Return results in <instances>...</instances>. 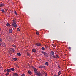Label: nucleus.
Here are the masks:
<instances>
[{
  "label": "nucleus",
  "instance_id": "1",
  "mask_svg": "<svg viewBox=\"0 0 76 76\" xmlns=\"http://www.w3.org/2000/svg\"><path fill=\"white\" fill-rule=\"evenodd\" d=\"M12 26L15 28H17L18 27V26L16 23H12Z\"/></svg>",
  "mask_w": 76,
  "mask_h": 76
},
{
  "label": "nucleus",
  "instance_id": "2",
  "mask_svg": "<svg viewBox=\"0 0 76 76\" xmlns=\"http://www.w3.org/2000/svg\"><path fill=\"white\" fill-rule=\"evenodd\" d=\"M36 75L37 76H42V74L40 72H37L35 73Z\"/></svg>",
  "mask_w": 76,
  "mask_h": 76
},
{
  "label": "nucleus",
  "instance_id": "3",
  "mask_svg": "<svg viewBox=\"0 0 76 76\" xmlns=\"http://www.w3.org/2000/svg\"><path fill=\"white\" fill-rule=\"evenodd\" d=\"M53 57L54 58H59V56L58 55H56V56L55 55H54L53 56Z\"/></svg>",
  "mask_w": 76,
  "mask_h": 76
},
{
  "label": "nucleus",
  "instance_id": "4",
  "mask_svg": "<svg viewBox=\"0 0 76 76\" xmlns=\"http://www.w3.org/2000/svg\"><path fill=\"white\" fill-rule=\"evenodd\" d=\"M42 53H43V54H44L45 56L46 57H47L48 56V54L46 52L44 51L42 52Z\"/></svg>",
  "mask_w": 76,
  "mask_h": 76
},
{
  "label": "nucleus",
  "instance_id": "5",
  "mask_svg": "<svg viewBox=\"0 0 76 76\" xmlns=\"http://www.w3.org/2000/svg\"><path fill=\"white\" fill-rule=\"evenodd\" d=\"M6 71H7V72L8 73H10V72H11V69H8L6 70Z\"/></svg>",
  "mask_w": 76,
  "mask_h": 76
},
{
  "label": "nucleus",
  "instance_id": "6",
  "mask_svg": "<svg viewBox=\"0 0 76 76\" xmlns=\"http://www.w3.org/2000/svg\"><path fill=\"white\" fill-rule=\"evenodd\" d=\"M35 45H37V46H41V45L39 43H37Z\"/></svg>",
  "mask_w": 76,
  "mask_h": 76
},
{
  "label": "nucleus",
  "instance_id": "7",
  "mask_svg": "<svg viewBox=\"0 0 76 76\" xmlns=\"http://www.w3.org/2000/svg\"><path fill=\"white\" fill-rule=\"evenodd\" d=\"M32 68L34 70V72H37V69H36V68H35L34 67L32 66Z\"/></svg>",
  "mask_w": 76,
  "mask_h": 76
},
{
  "label": "nucleus",
  "instance_id": "8",
  "mask_svg": "<svg viewBox=\"0 0 76 76\" xmlns=\"http://www.w3.org/2000/svg\"><path fill=\"white\" fill-rule=\"evenodd\" d=\"M10 51L12 52V53H14V52H15V50H14V49L12 48H11L10 49Z\"/></svg>",
  "mask_w": 76,
  "mask_h": 76
},
{
  "label": "nucleus",
  "instance_id": "9",
  "mask_svg": "<svg viewBox=\"0 0 76 76\" xmlns=\"http://www.w3.org/2000/svg\"><path fill=\"white\" fill-rule=\"evenodd\" d=\"M12 32H13V31L12 29H10L9 30V32L10 33H12Z\"/></svg>",
  "mask_w": 76,
  "mask_h": 76
},
{
  "label": "nucleus",
  "instance_id": "10",
  "mask_svg": "<svg viewBox=\"0 0 76 76\" xmlns=\"http://www.w3.org/2000/svg\"><path fill=\"white\" fill-rule=\"evenodd\" d=\"M32 51L33 53H35L36 52V49H33L32 50Z\"/></svg>",
  "mask_w": 76,
  "mask_h": 76
},
{
  "label": "nucleus",
  "instance_id": "11",
  "mask_svg": "<svg viewBox=\"0 0 76 76\" xmlns=\"http://www.w3.org/2000/svg\"><path fill=\"white\" fill-rule=\"evenodd\" d=\"M17 55L19 57H20V56H21V54L19 53H18Z\"/></svg>",
  "mask_w": 76,
  "mask_h": 76
},
{
  "label": "nucleus",
  "instance_id": "12",
  "mask_svg": "<svg viewBox=\"0 0 76 76\" xmlns=\"http://www.w3.org/2000/svg\"><path fill=\"white\" fill-rule=\"evenodd\" d=\"M4 4L3 3H2V4H0V7H1L2 6H4Z\"/></svg>",
  "mask_w": 76,
  "mask_h": 76
},
{
  "label": "nucleus",
  "instance_id": "13",
  "mask_svg": "<svg viewBox=\"0 0 76 76\" xmlns=\"http://www.w3.org/2000/svg\"><path fill=\"white\" fill-rule=\"evenodd\" d=\"M50 54L52 55H54V52L53 51H52L51 52Z\"/></svg>",
  "mask_w": 76,
  "mask_h": 76
},
{
  "label": "nucleus",
  "instance_id": "14",
  "mask_svg": "<svg viewBox=\"0 0 76 76\" xmlns=\"http://www.w3.org/2000/svg\"><path fill=\"white\" fill-rule=\"evenodd\" d=\"M2 45L3 46V47H6V45L4 43H3L2 44Z\"/></svg>",
  "mask_w": 76,
  "mask_h": 76
},
{
  "label": "nucleus",
  "instance_id": "15",
  "mask_svg": "<svg viewBox=\"0 0 76 76\" xmlns=\"http://www.w3.org/2000/svg\"><path fill=\"white\" fill-rule=\"evenodd\" d=\"M61 71H59L58 73V76H60V74H61Z\"/></svg>",
  "mask_w": 76,
  "mask_h": 76
},
{
  "label": "nucleus",
  "instance_id": "16",
  "mask_svg": "<svg viewBox=\"0 0 76 76\" xmlns=\"http://www.w3.org/2000/svg\"><path fill=\"white\" fill-rule=\"evenodd\" d=\"M45 66H40L39 68H45Z\"/></svg>",
  "mask_w": 76,
  "mask_h": 76
},
{
  "label": "nucleus",
  "instance_id": "17",
  "mask_svg": "<svg viewBox=\"0 0 76 76\" xmlns=\"http://www.w3.org/2000/svg\"><path fill=\"white\" fill-rule=\"evenodd\" d=\"M12 21L13 22L12 23H16L15 22L16 21V20L13 19V20H12Z\"/></svg>",
  "mask_w": 76,
  "mask_h": 76
},
{
  "label": "nucleus",
  "instance_id": "18",
  "mask_svg": "<svg viewBox=\"0 0 76 76\" xmlns=\"http://www.w3.org/2000/svg\"><path fill=\"white\" fill-rule=\"evenodd\" d=\"M13 75H15V76H18V73H14Z\"/></svg>",
  "mask_w": 76,
  "mask_h": 76
},
{
  "label": "nucleus",
  "instance_id": "19",
  "mask_svg": "<svg viewBox=\"0 0 76 76\" xmlns=\"http://www.w3.org/2000/svg\"><path fill=\"white\" fill-rule=\"evenodd\" d=\"M6 25L8 26H10V24L9 23H8L6 24Z\"/></svg>",
  "mask_w": 76,
  "mask_h": 76
},
{
  "label": "nucleus",
  "instance_id": "20",
  "mask_svg": "<svg viewBox=\"0 0 76 76\" xmlns=\"http://www.w3.org/2000/svg\"><path fill=\"white\" fill-rule=\"evenodd\" d=\"M45 64L46 65V66H48L49 64H48V63L46 62L45 63Z\"/></svg>",
  "mask_w": 76,
  "mask_h": 76
},
{
  "label": "nucleus",
  "instance_id": "21",
  "mask_svg": "<svg viewBox=\"0 0 76 76\" xmlns=\"http://www.w3.org/2000/svg\"><path fill=\"white\" fill-rule=\"evenodd\" d=\"M50 58H52L53 57V56H52L51 55H50Z\"/></svg>",
  "mask_w": 76,
  "mask_h": 76
},
{
  "label": "nucleus",
  "instance_id": "22",
  "mask_svg": "<svg viewBox=\"0 0 76 76\" xmlns=\"http://www.w3.org/2000/svg\"><path fill=\"white\" fill-rule=\"evenodd\" d=\"M1 11L3 13H5V11L4 10H2Z\"/></svg>",
  "mask_w": 76,
  "mask_h": 76
},
{
  "label": "nucleus",
  "instance_id": "23",
  "mask_svg": "<svg viewBox=\"0 0 76 76\" xmlns=\"http://www.w3.org/2000/svg\"><path fill=\"white\" fill-rule=\"evenodd\" d=\"M12 70V71H15V69L13 68L11 69V70Z\"/></svg>",
  "mask_w": 76,
  "mask_h": 76
},
{
  "label": "nucleus",
  "instance_id": "24",
  "mask_svg": "<svg viewBox=\"0 0 76 76\" xmlns=\"http://www.w3.org/2000/svg\"><path fill=\"white\" fill-rule=\"evenodd\" d=\"M9 73H10L7 72V73L5 74V75L6 76H7V75H9Z\"/></svg>",
  "mask_w": 76,
  "mask_h": 76
},
{
  "label": "nucleus",
  "instance_id": "25",
  "mask_svg": "<svg viewBox=\"0 0 76 76\" xmlns=\"http://www.w3.org/2000/svg\"><path fill=\"white\" fill-rule=\"evenodd\" d=\"M28 73L30 74V75H31L32 74V73L31 72V71H28Z\"/></svg>",
  "mask_w": 76,
  "mask_h": 76
},
{
  "label": "nucleus",
  "instance_id": "26",
  "mask_svg": "<svg viewBox=\"0 0 76 76\" xmlns=\"http://www.w3.org/2000/svg\"><path fill=\"white\" fill-rule=\"evenodd\" d=\"M13 60L14 61H16L17 60V58H13Z\"/></svg>",
  "mask_w": 76,
  "mask_h": 76
},
{
  "label": "nucleus",
  "instance_id": "27",
  "mask_svg": "<svg viewBox=\"0 0 76 76\" xmlns=\"http://www.w3.org/2000/svg\"><path fill=\"white\" fill-rule=\"evenodd\" d=\"M41 49L43 51H44V50H45V48L43 47Z\"/></svg>",
  "mask_w": 76,
  "mask_h": 76
},
{
  "label": "nucleus",
  "instance_id": "28",
  "mask_svg": "<svg viewBox=\"0 0 76 76\" xmlns=\"http://www.w3.org/2000/svg\"><path fill=\"white\" fill-rule=\"evenodd\" d=\"M43 72L44 73L45 76H47V73H46L45 72Z\"/></svg>",
  "mask_w": 76,
  "mask_h": 76
},
{
  "label": "nucleus",
  "instance_id": "29",
  "mask_svg": "<svg viewBox=\"0 0 76 76\" xmlns=\"http://www.w3.org/2000/svg\"><path fill=\"white\" fill-rule=\"evenodd\" d=\"M36 34L37 35H39V33H38V31H37V32H36Z\"/></svg>",
  "mask_w": 76,
  "mask_h": 76
},
{
  "label": "nucleus",
  "instance_id": "30",
  "mask_svg": "<svg viewBox=\"0 0 76 76\" xmlns=\"http://www.w3.org/2000/svg\"><path fill=\"white\" fill-rule=\"evenodd\" d=\"M7 37H8V38H9L10 39H11V37H10V36H9V35H8Z\"/></svg>",
  "mask_w": 76,
  "mask_h": 76
},
{
  "label": "nucleus",
  "instance_id": "31",
  "mask_svg": "<svg viewBox=\"0 0 76 76\" xmlns=\"http://www.w3.org/2000/svg\"><path fill=\"white\" fill-rule=\"evenodd\" d=\"M14 13H15V15H18V14H17V13L16 12V11H15L14 12Z\"/></svg>",
  "mask_w": 76,
  "mask_h": 76
},
{
  "label": "nucleus",
  "instance_id": "32",
  "mask_svg": "<svg viewBox=\"0 0 76 76\" xmlns=\"http://www.w3.org/2000/svg\"><path fill=\"white\" fill-rule=\"evenodd\" d=\"M12 46L13 47H14V48H16V45H13Z\"/></svg>",
  "mask_w": 76,
  "mask_h": 76
},
{
  "label": "nucleus",
  "instance_id": "33",
  "mask_svg": "<svg viewBox=\"0 0 76 76\" xmlns=\"http://www.w3.org/2000/svg\"><path fill=\"white\" fill-rule=\"evenodd\" d=\"M21 76H25V75L24 74H22L21 75Z\"/></svg>",
  "mask_w": 76,
  "mask_h": 76
},
{
  "label": "nucleus",
  "instance_id": "34",
  "mask_svg": "<svg viewBox=\"0 0 76 76\" xmlns=\"http://www.w3.org/2000/svg\"><path fill=\"white\" fill-rule=\"evenodd\" d=\"M17 30L18 31H20V29L19 28H17Z\"/></svg>",
  "mask_w": 76,
  "mask_h": 76
},
{
  "label": "nucleus",
  "instance_id": "35",
  "mask_svg": "<svg viewBox=\"0 0 76 76\" xmlns=\"http://www.w3.org/2000/svg\"><path fill=\"white\" fill-rule=\"evenodd\" d=\"M27 55L28 56H30L29 53H27Z\"/></svg>",
  "mask_w": 76,
  "mask_h": 76
},
{
  "label": "nucleus",
  "instance_id": "36",
  "mask_svg": "<svg viewBox=\"0 0 76 76\" xmlns=\"http://www.w3.org/2000/svg\"><path fill=\"white\" fill-rule=\"evenodd\" d=\"M0 42H2V40L0 38Z\"/></svg>",
  "mask_w": 76,
  "mask_h": 76
},
{
  "label": "nucleus",
  "instance_id": "37",
  "mask_svg": "<svg viewBox=\"0 0 76 76\" xmlns=\"http://www.w3.org/2000/svg\"><path fill=\"white\" fill-rule=\"evenodd\" d=\"M4 9H5V10H6V11H7V9L4 8Z\"/></svg>",
  "mask_w": 76,
  "mask_h": 76
},
{
  "label": "nucleus",
  "instance_id": "38",
  "mask_svg": "<svg viewBox=\"0 0 76 76\" xmlns=\"http://www.w3.org/2000/svg\"><path fill=\"white\" fill-rule=\"evenodd\" d=\"M69 48L70 50H71V48L70 47H69Z\"/></svg>",
  "mask_w": 76,
  "mask_h": 76
},
{
  "label": "nucleus",
  "instance_id": "39",
  "mask_svg": "<svg viewBox=\"0 0 76 76\" xmlns=\"http://www.w3.org/2000/svg\"><path fill=\"white\" fill-rule=\"evenodd\" d=\"M6 71V69L4 70V72H5Z\"/></svg>",
  "mask_w": 76,
  "mask_h": 76
},
{
  "label": "nucleus",
  "instance_id": "40",
  "mask_svg": "<svg viewBox=\"0 0 76 76\" xmlns=\"http://www.w3.org/2000/svg\"><path fill=\"white\" fill-rule=\"evenodd\" d=\"M54 76H58L57 75H55Z\"/></svg>",
  "mask_w": 76,
  "mask_h": 76
},
{
  "label": "nucleus",
  "instance_id": "41",
  "mask_svg": "<svg viewBox=\"0 0 76 76\" xmlns=\"http://www.w3.org/2000/svg\"><path fill=\"white\" fill-rule=\"evenodd\" d=\"M13 76H15V75H13Z\"/></svg>",
  "mask_w": 76,
  "mask_h": 76
}]
</instances>
